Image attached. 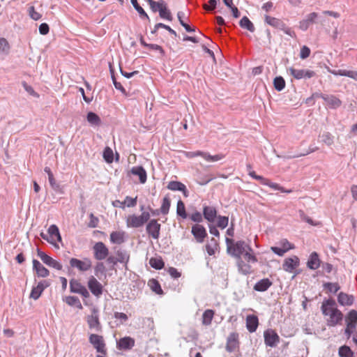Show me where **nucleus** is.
I'll list each match as a JSON object with an SVG mask.
<instances>
[{"mask_svg":"<svg viewBox=\"0 0 357 357\" xmlns=\"http://www.w3.org/2000/svg\"><path fill=\"white\" fill-rule=\"evenodd\" d=\"M133 7L139 13L140 17L142 18L144 17L147 20H149V17L144 10L139 5L137 0H130Z\"/></svg>","mask_w":357,"mask_h":357,"instance_id":"nucleus-54","label":"nucleus"},{"mask_svg":"<svg viewBox=\"0 0 357 357\" xmlns=\"http://www.w3.org/2000/svg\"><path fill=\"white\" fill-rule=\"evenodd\" d=\"M225 155L220 153L215 155H211L208 153L206 152L204 160L207 162H216L224 158Z\"/></svg>","mask_w":357,"mask_h":357,"instance_id":"nucleus-57","label":"nucleus"},{"mask_svg":"<svg viewBox=\"0 0 357 357\" xmlns=\"http://www.w3.org/2000/svg\"><path fill=\"white\" fill-rule=\"evenodd\" d=\"M298 266L299 259L294 256L285 259L282 264V268L286 272L292 273Z\"/></svg>","mask_w":357,"mask_h":357,"instance_id":"nucleus-21","label":"nucleus"},{"mask_svg":"<svg viewBox=\"0 0 357 357\" xmlns=\"http://www.w3.org/2000/svg\"><path fill=\"white\" fill-rule=\"evenodd\" d=\"M149 286L151 287V289L153 291L156 293L157 294H162L163 291L160 287V283L156 280H151L149 282Z\"/></svg>","mask_w":357,"mask_h":357,"instance_id":"nucleus-53","label":"nucleus"},{"mask_svg":"<svg viewBox=\"0 0 357 357\" xmlns=\"http://www.w3.org/2000/svg\"><path fill=\"white\" fill-rule=\"evenodd\" d=\"M89 340L98 352L102 354H106L105 343L102 336L96 334H91L89 336Z\"/></svg>","mask_w":357,"mask_h":357,"instance_id":"nucleus-9","label":"nucleus"},{"mask_svg":"<svg viewBox=\"0 0 357 357\" xmlns=\"http://www.w3.org/2000/svg\"><path fill=\"white\" fill-rule=\"evenodd\" d=\"M217 248L218 243L214 238H212L210 241V243L206 245V252L210 256H212L215 254Z\"/></svg>","mask_w":357,"mask_h":357,"instance_id":"nucleus-43","label":"nucleus"},{"mask_svg":"<svg viewBox=\"0 0 357 357\" xmlns=\"http://www.w3.org/2000/svg\"><path fill=\"white\" fill-rule=\"evenodd\" d=\"M320 262L318 254L316 252H313L310 255L307 266L311 270H316L320 266Z\"/></svg>","mask_w":357,"mask_h":357,"instance_id":"nucleus-28","label":"nucleus"},{"mask_svg":"<svg viewBox=\"0 0 357 357\" xmlns=\"http://www.w3.org/2000/svg\"><path fill=\"white\" fill-rule=\"evenodd\" d=\"M252 251H249L247 250L244 253V258L248 262L255 263L257 261V257L253 255Z\"/></svg>","mask_w":357,"mask_h":357,"instance_id":"nucleus-62","label":"nucleus"},{"mask_svg":"<svg viewBox=\"0 0 357 357\" xmlns=\"http://www.w3.org/2000/svg\"><path fill=\"white\" fill-rule=\"evenodd\" d=\"M123 231H113L110 234V241L113 243L121 244L125 241Z\"/></svg>","mask_w":357,"mask_h":357,"instance_id":"nucleus-33","label":"nucleus"},{"mask_svg":"<svg viewBox=\"0 0 357 357\" xmlns=\"http://www.w3.org/2000/svg\"><path fill=\"white\" fill-rule=\"evenodd\" d=\"M176 214L182 218L185 219L188 216L185 211V204L181 200H178L176 206Z\"/></svg>","mask_w":357,"mask_h":357,"instance_id":"nucleus-46","label":"nucleus"},{"mask_svg":"<svg viewBox=\"0 0 357 357\" xmlns=\"http://www.w3.org/2000/svg\"><path fill=\"white\" fill-rule=\"evenodd\" d=\"M131 173L133 175L139 176V181L141 183H144L147 179L146 172L144 168L142 166H135L131 169Z\"/></svg>","mask_w":357,"mask_h":357,"instance_id":"nucleus-29","label":"nucleus"},{"mask_svg":"<svg viewBox=\"0 0 357 357\" xmlns=\"http://www.w3.org/2000/svg\"><path fill=\"white\" fill-rule=\"evenodd\" d=\"M323 287L325 289L333 294L337 293L340 289L339 284L337 282H325Z\"/></svg>","mask_w":357,"mask_h":357,"instance_id":"nucleus-51","label":"nucleus"},{"mask_svg":"<svg viewBox=\"0 0 357 357\" xmlns=\"http://www.w3.org/2000/svg\"><path fill=\"white\" fill-rule=\"evenodd\" d=\"M262 185H267L273 190H279V191H280L282 192H284V193H291L292 192V190L291 189L286 190L283 187L280 186L279 184L273 183L270 180H268V178H264V181H263Z\"/></svg>","mask_w":357,"mask_h":357,"instance_id":"nucleus-34","label":"nucleus"},{"mask_svg":"<svg viewBox=\"0 0 357 357\" xmlns=\"http://www.w3.org/2000/svg\"><path fill=\"white\" fill-rule=\"evenodd\" d=\"M106 268L102 262H98L94 267L95 275L100 278L102 275H105Z\"/></svg>","mask_w":357,"mask_h":357,"instance_id":"nucleus-48","label":"nucleus"},{"mask_svg":"<svg viewBox=\"0 0 357 357\" xmlns=\"http://www.w3.org/2000/svg\"><path fill=\"white\" fill-rule=\"evenodd\" d=\"M214 316V311L213 310H206L202 314V324L205 326H208L211 324L212 319Z\"/></svg>","mask_w":357,"mask_h":357,"instance_id":"nucleus-37","label":"nucleus"},{"mask_svg":"<svg viewBox=\"0 0 357 357\" xmlns=\"http://www.w3.org/2000/svg\"><path fill=\"white\" fill-rule=\"evenodd\" d=\"M247 168L248 170L249 176H250L253 179L259 181L261 184H262L263 181H264L265 178L261 176L256 174L255 172L252 170V167L250 165H248Z\"/></svg>","mask_w":357,"mask_h":357,"instance_id":"nucleus-61","label":"nucleus"},{"mask_svg":"<svg viewBox=\"0 0 357 357\" xmlns=\"http://www.w3.org/2000/svg\"><path fill=\"white\" fill-rule=\"evenodd\" d=\"M338 354L340 357L354 356V352L351 351L349 347L346 345L342 346L339 348Z\"/></svg>","mask_w":357,"mask_h":357,"instance_id":"nucleus-50","label":"nucleus"},{"mask_svg":"<svg viewBox=\"0 0 357 357\" xmlns=\"http://www.w3.org/2000/svg\"><path fill=\"white\" fill-rule=\"evenodd\" d=\"M272 285V282L268 278H264L258 281L254 286L257 291H265Z\"/></svg>","mask_w":357,"mask_h":357,"instance_id":"nucleus-31","label":"nucleus"},{"mask_svg":"<svg viewBox=\"0 0 357 357\" xmlns=\"http://www.w3.org/2000/svg\"><path fill=\"white\" fill-rule=\"evenodd\" d=\"M22 85L23 86V88L24 89V90L31 96H33V97H38L39 95L38 94V93H36L34 89H33V87L30 85H29L26 82H22Z\"/></svg>","mask_w":357,"mask_h":357,"instance_id":"nucleus-63","label":"nucleus"},{"mask_svg":"<svg viewBox=\"0 0 357 357\" xmlns=\"http://www.w3.org/2000/svg\"><path fill=\"white\" fill-rule=\"evenodd\" d=\"M328 71L334 75L345 76L357 81V71L356 70H331L328 69Z\"/></svg>","mask_w":357,"mask_h":357,"instance_id":"nucleus-27","label":"nucleus"},{"mask_svg":"<svg viewBox=\"0 0 357 357\" xmlns=\"http://www.w3.org/2000/svg\"><path fill=\"white\" fill-rule=\"evenodd\" d=\"M228 223H229V218L228 217L222 216V215L218 216L217 227L223 229L227 227Z\"/></svg>","mask_w":357,"mask_h":357,"instance_id":"nucleus-56","label":"nucleus"},{"mask_svg":"<svg viewBox=\"0 0 357 357\" xmlns=\"http://www.w3.org/2000/svg\"><path fill=\"white\" fill-rule=\"evenodd\" d=\"M273 85L275 90L281 91L285 87V81L281 76L276 77L273 80Z\"/></svg>","mask_w":357,"mask_h":357,"instance_id":"nucleus-47","label":"nucleus"},{"mask_svg":"<svg viewBox=\"0 0 357 357\" xmlns=\"http://www.w3.org/2000/svg\"><path fill=\"white\" fill-rule=\"evenodd\" d=\"M149 3L151 9L153 12H159L160 9L162 8L163 6L166 4L165 1L160 0L159 1H155L153 0H146Z\"/></svg>","mask_w":357,"mask_h":357,"instance_id":"nucleus-41","label":"nucleus"},{"mask_svg":"<svg viewBox=\"0 0 357 357\" xmlns=\"http://www.w3.org/2000/svg\"><path fill=\"white\" fill-rule=\"evenodd\" d=\"M346 321L347 324H357V311L355 310H350L346 317Z\"/></svg>","mask_w":357,"mask_h":357,"instance_id":"nucleus-55","label":"nucleus"},{"mask_svg":"<svg viewBox=\"0 0 357 357\" xmlns=\"http://www.w3.org/2000/svg\"><path fill=\"white\" fill-rule=\"evenodd\" d=\"M86 321L89 328L94 329L97 332H100L102 331V326L96 311L94 310L92 314L88 316Z\"/></svg>","mask_w":357,"mask_h":357,"instance_id":"nucleus-19","label":"nucleus"},{"mask_svg":"<svg viewBox=\"0 0 357 357\" xmlns=\"http://www.w3.org/2000/svg\"><path fill=\"white\" fill-rule=\"evenodd\" d=\"M51 282L49 280H43L40 281L36 287H33L30 298L37 300L40 296L43 291L50 285Z\"/></svg>","mask_w":357,"mask_h":357,"instance_id":"nucleus-14","label":"nucleus"},{"mask_svg":"<svg viewBox=\"0 0 357 357\" xmlns=\"http://www.w3.org/2000/svg\"><path fill=\"white\" fill-rule=\"evenodd\" d=\"M37 255L41 259V261L45 264L47 266H49L52 261L53 258L47 255L45 252L40 250V249H37Z\"/></svg>","mask_w":357,"mask_h":357,"instance_id":"nucleus-52","label":"nucleus"},{"mask_svg":"<svg viewBox=\"0 0 357 357\" xmlns=\"http://www.w3.org/2000/svg\"><path fill=\"white\" fill-rule=\"evenodd\" d=\"M239 25L241 28L247 29L252 33H253L255 30L253 23L246 16H244L241 18L239 22Z\"/></svg>","mask_w":357,"mask_h":357,"instance_id":"nucleus-35","label":"nucleus"},{"mask_svg":"<svg viewBox=\"0 0 357 357\" xmlns=\"http://www.w3.org/2000/svg\"><path fill=\"white\" fill-rule=\"evenodd\" d=\"M70 291L71 293L80 294L84 298H87L90 296L89 292L86 287L75 279L70 280Z\"/></svg>","mask_w":357,"mask_h":357,"instance_id":"nucleus-8","label":"nucleus"},{"mask_svg":"<svg viewBox=\"0 0 357 357\" xmlns=\"http://www.w3.org/2000/svg\"><path fill=\"white\" fill-rule=\"evenodd\" d=\"M87 286L95 296L99 298L103 292V287L94 276H91L87 282Z\"/></svg>","mask_w":357,"mask_h":357,"instance_id":"nucleus-10","label":"nucleus"},{"mask_svg":"<svg viewBox=\"0 0 357 357\" xmlns=\"http://www.w3.org/2000/svg\"><path fill=\"white\" fill-rule=\"evenodd\" d=\"M170 206V199L168 196H165L162 199V202L160 208L161 213L163 215H167L169 213Z\"/></svg>","mask_w":357,"mask_h":357,"instance_id":"nucleus-42","label":"nucleus"},{"mask_svg":"<svg viewBox=\"0 0 357 357\" xmlns=\"http://www.w3.org/2000/svg\"><path fill=\"white\" fill-rule=\"evenodd\" d=\"M48 234H50V237H47V235L43 233L41 234V236L43 239L47 241L51 244L54 245L56 241H61V237L59 233V230L56 225H50L48 229Z\"/></svg>","mask_w":357,"mask_h":357,"instance_id":"nucleus-11","label":"nucleus"},{"mask_svg":"<svg viewBox=\"0 0 357 357\" xmlns=\"http://www.w3.org/2000/svg\"><path fill=\"white\" fill-rule=\"evenodd\" d=\"M149 212H142L141 215H129L126 220V226L129 228H138L142 227L150 219Z\"/></svg>","mask_w":357,"mask_h":357,"instance_id":"nucleus-3","label":"nucleus"},{"mask_svg":"<svg viewBox=\"0 0 357 357\" xmlns=\"http://www.w3.org/2000/svg\"><path fill=\"white\" fill-rule=\"evenodd\" d=\"M192 234L194 236L197 243H202L207 236V232L204 227L199 224H196L192 227Z\"/></svg>","mask_w":357,"mask_h":357,"instance_id":"nucleus-16","label":"nucleus"},{"mask_svg":"<svg viewBox=\"0 0 357 357\" xmlns=\"http://www.w3.org/2000/svg\"><path fill=\"white\" fill-rule=\"evenodd\" d=\"M70 266L79 271L85 272L89 271L92 266V261L89 258L85 257L82 260L77 258L70 259Z\"/></svg>","mask_w":357,"mask_h":357,"instance_id":"nucleus-6","label":"nucleus"},{"mask_svg":"<svg viewBox=\"0 0 357 357\" xmlns=\"http://www.w3.org/2000/svg\"><path fill=\"white\" fill-rule=\"evenodd\" d=\"M264 21L268 25L283 31L284 33L291 37H294L296 36L294 31L278 18L266 15L264 17Z\"/></svg>","mask_w":357,"mask_h":357,"instance_id":"nucleus-4","label":"nucleus"},{"mask_svg":"<svg viewBox=\"0 0 357 357\" xmlns=\"http://www.w3.org/2000/svg\"><path fill=\"white\" fill-rule=\"evenodd\" d=\"M45 172H46L48 175V181L50 184V186L54 191L60 190V185L56 183L54 175L51 171V169L49 167H45L44 169Z\"/></svg>","mask_w":357,"mask_h":357,"instance_id":"nucleus-32","label":"nucleus"},{"mask_svg":"<svg viewBox=\"0 0 357 357\" xmlns=\"http://www.w3.org/2000/svg\"><path fill=\"white\" fill-rule=\"evenodd\" d=\"M290 75L296 79H309L314 76L315 73L313 70L307 69H296L294 68H289L288 69Z\"/></svg>","mask_w":357,"mask_h":357,"instance_id":"nucleus-12","label":"nucleus"},{"mask_svg":"<svg viewBox=\"0 0 357 357\" xmlns=\"http://www.w3.org/2000/svg\"><path fill=\"white\" fill-rule=\"evenodd\" d=\"M226 243L228 253L238 259L241 258V255H243L247 250L252 251V248L243 241H238L234 243L232 239L226 238Z\"/></svg>","mask_w":357,"mask_h":357,"instance_id":"nucleus-2","label":"nucleus"},{"mask_svg":"<svg viewBox=\"0 0 357 357\" xmlns=\"http://www.w3.org/2000/svg\"><path fill=\"white\" fill-rule=\"evenodd\" d=\"M321 141L327 146H331L333 144V137L329 132H324L321 136Z\"/></svg>","mask_w":357,"mask_h":357,"instance_id":"nucleus-58","label":"nucleus"},{"mask_svg":"<svg viewBox=\"0 0 357 357\" xmlns=\"http://www.w3.org/2000/svg\"><path fill=\"white\" fill-rule=\"evenodd\" d=\"M337 301L342 306H351L354 301V297L352 295L340 292L337 295Z\"/></svg>","mask_w":357,"mask_h":357,"instance_id":"nucleus-25","label":"nucleus"},{"mask_svg":"<svg viewBox=\"0 0 357 357\" xmlns=\"http://www.w3.org/2000/svg\"><path fill=\"white\" fill-rule=\"evenodd\" d=\"M331 109H337L342 105V101L333 95L320 96Z\"/></svg>","mask_w":357,"mask_h":357,"instance_id":"nucleus-24","label":"nucleus"},{"mask_svg":"<svg viewBox=\"0 0 357 357\" xmlns=\"http://www.w3.org/2000/svg\"><path fill=\"white\" fill-rule=\"evenodd\" d=\"M33 269L36 271L38 277L46 278L50 275V271L39 261L33 259L32 261Z\"/></svg>","mask_w":357,"mask_h":357,"instance_id":"nucleus-22","label":"nucleus"},{"mask_svg":"<svg viewBox=\"0 0 357 357\" xmlns=\"http://www.w3.org/2000/svg\"><path fill=\"white\" fill-rule=\"evenodd\" d=\"M324 19L317 13L312 12L305 16V17L300 21L299 28L302 31H306L312 24H324Z\"/></svg>","mask_w":357,"mask_h":357,"instance_id":"nucleus-5","label":"nucleus"},{"mask_svg":"<svg viewBox=\"0 0 357 357\" xmlns=\"http://www.w3.org/2000/svg\"><path fill=\"white\" fill-rule=\"evenodd\" d=\"M93 250L95 259L99 261L105 259L109 255V250L102 242L96 243Z\"/></svg>","mask_w":357,"mask_h":357,"instance_id":"nucleus-13","label":"nucleus"},{"mask_svg":"<svg viewBox=\"0 0 357 357\" xmlns=\"http://www.w3.org/2000/svg\"><path fill=\"white\" fill-rule=\"evenodd\" d=\"M259 325V320L255 315H248L246 317V328L250 333L256 331Z\"/></svg>","mask_w":357,"mask_h":357,"instance_id":"nucleus-26","label":"nucleus"},{"mask_svg":"<svg viewBox=\"0 0 357 357\" xmlns=\"http://www.w3.org/2000/svg\"><path fill=\"white\" fill-rule=\"evenodd\" d=\"M167 189L172 191H180L183 193L185 197L189 196V192L186 188V186L180 181H169L167 186Z\"/></svg>","mask_w":357,"mask_h":357,"instance_id":"nucleus-20","label":"nucleus"},{"mask_svg":"<svg viewBox=\"0 0 357 357\" xmlns=\"http://www.w3.org/2000/svg\"><path fill=\"white\" fill-rule=\"evenodd\" d=\"M64 301L70 306H75L79 310H82L83 308L79 299L76 296H66L64 299Z\"/></svg>","mask_w":357,"mask_h":357,"instance_id":"nucleus-36","label":"nucleus"},{"mask_svg":"<svg viewBox=\"0 0 357 357\" xmlns=\"http://www.w3.org/2000/svg\"><path fill=\"white\" fill-rule=\"evenodd\" d=\"M149 264L151 267L156 270H160L165 266V263L161 258L152 257L149 260Z\"/></svg>","mask_w":357,"mask_h":357,"instance_id":"nucleus-44","label":"nucleus"},{"mask_svg":"<svg viewBox=\"0 0 357 357\" xmlns=\"http://www.w3.org/2000/svg\"><path fill=\"white\" fill-rule=\"evenodd\" d=\"M190 218L192 221L197 223L202 222L203 221V216L199 211H195V213H192L190 216Z\"/></svg>","mask_w":357,"mask_h":357,"instance_id":"nucleus-64","label":"nucleus"},{"mask_svg":"<svg viewBox=\"0 0 357 357\" xmlns=\"http://www.w3.org/2000/svg\"><path fill=\"white\" fill-rule=\"evenodd\" d=\"M116 261L121 264H123L125 268L127 269V264L130 259V255L129 253L125 250L119 249L116 252Z\"/></svg>","mask_w":357,"mask_h":357,"instance_id":"nucleus-30","label":"nucleus"},{"mask_svg":"<svg viewBox=\"0 0 357 357\" xmlns=\"http://www.w3.org/2000/svg\"><path fill=\"white\" fill-rule=\"evenodd\" d=\"M203 216L209 222H213L217 218V210L212 206H204Z\"/></svg>","mask_w":357,"mask_h":357,"instance_id":"nucleus-23","label":"nucleus"},{"mask_svg":"<svg viewBox=\"0 0 357 357\" xmlns=\"http://www.w3.org/2000/svg\"><path fill=\"white\" fill-rule=\"evenodd\" d=\"M159 15L162 19L172 21L173 17L170 10L167 8V4L163 6L162 8L159 10Z\"/></svg>","mask_w":357,"mask_h":357,"instance_id":"nucleus-49","label":"nucleus"},{"mask_svg":"<svg viewBox=\"0 0 357 357\" xmlns=\"http://www.w3.org/2000/svg\"><path fill=\"white\" fill-rule=\"evenodd\" d=\"M113 151L109 148L106 147L103 151V158L107 162H112L113 161Z\"/></svg>","mask_w":357,"mask_h":357,"instance_id":"nucleus-59","label":"nucleus"},{"mask_svg":"<svg viewBox=\"0 0 357 357\" xmlns=\"http://www.w3.org/2000/svg\"><path fill=\"white\" fill-rule=\"evenodd\" d=\"M87 121L91 126H98L101 123L100 118L94 112H89L86 116Z\"/></svg>","mask_w":357,"mask_h":357,"instance_id":"nucleus-40","label":"nucleus"},{"mask_svg":"<svg viewBox=\"0 0 357 357\" xmlns=\"http://www.w3.org/2000/svg\"><path fill=\"white\" fill-rule=\"evenodd\" d=\"M239 348V340L238 333L234 332L231 333L227 339V344L225 349L227 351L231 353L238 349Z\"/></svg>","mask_w":357,"mask_h":357,"instance_id":"nucleus-15","label":"nucleus"},{"mask_svg":"<svg viewBox=\"0 0 357 357\" xmlns=\"http://www.w3.org/2000/svg\"><path fill=\"white\" fill-rule=\"evenodd\" d=\"M135 344V340L131 337H124L120 338L116 342V347L119 350H130Z\"/></svg>","mask_w":357,"mask_h":357,"instance_id":"nucleus-18","label":"nucleus"},{"mask_svg":"<svg viewBox=\"0 0 357 357\" xmlns=\"http://www.w3.org/2000/svg\"><path fill=\"white\" fill-rule=\"evenodd\" d=\"M264 336L266 345L271 347H275L280 341L278 335L272 329L266 330Z\"/></svg>","mask_w":357,"mask_h":357,"instance_id":"nucleus-17","label":"nucleus"},{"mask_svg":"<svg viewBox=\"0 0 357 357\" xmlns=\"http://www.w3.org/2000/svg\"><path fill=\"white\" fill-rule=\"evenodd\" d=\"M110 73L112 74V82H113V84L115 86V88L120 91L121 92H122L123 93H126V89L123 88V86H122V84L120 83V82H118L116 79V77L114 75V70L113 69H112V68L110 67Z\"/></svg>","mask_w":357,"mask_h":357,"instance_id":"nucleus-60","label":"nucleus"},{"mask_svg":"<svg viewBox=\"0 0 357 357\" xmlns=\"http://www.w3.org/2000/svg\"><path fill=\"white\" fill-rule=\"evenodd\" d=\"M159 28H163L167 30L170 34L173 35L175 37L177 36L176 32L174 29H172L169 26L160 22L155 25L153 30L151 31V33L155 34Z\"/></svg>","mask_w":357,"mask_h":357,"instance_id":"nucleus-45","label":"nucleus"},{"mask_svg":"<svg viewBox=\"0 0 357 357\" xmlns=\"http://www.w3.org/2000/svg\"><path fill=\"white\" fill-rule=\"evenodd\" d=\"M10 45L8 41L4 38H0V53L3 55L9 54Z\"/></svg>","mask_w":357,"mask_h":357,"instance_id":"nucleus-38","label":"nucleus"},{"mask_svg":"<svg viewBox=\"0 0 357 357\" xmlns=\"http://www.w3.org/2000/svg\"><path fill=\"white\" fill-rule=\"evenodd\" d=\"M161 225L156 219L150 220L146 226V231L148 235L155 240L160 238Z\"/></svg>","mask_w":357,"mask_h":357,"instance_id":"nucleus-7","label":"nucleus"},{"mask_svg":"<svg viewBox=\"0 0 357 357\" xmlns=\"http://www.w3.org/2000/svg\"><path fill=\"white\" fill-rule=\"evenodd\" d=\"M323 315L326 318V324L328 327H334L342 324L344 315L337 307L336 302L333 298L325 299L321 306Z\"/></svg>","mask_w":357,"mask_h":357,"instance_id":"nucleus-1","label":"nucleus"},{"mask_svg":"<svg viewBox=\"0 0 357 357\" xmlns=\"http://www.w3.org/2000/svg\"><path fill=\"white\" fill-rule=\"evenodd\" d=\"M238 271L241 273L243 275H248L250 274L251 272V266L245 263L243 260L239 259L237 263Z\"/></svg>","mask_w":357,"mask_h":357,"instance_id":"nucleus-39","label":"nucleus"}]
</instances>
